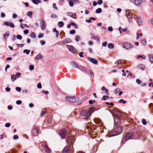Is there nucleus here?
<instances>
[{
	"mask_svg": "<svg viewBox=\"0 0 153 153\" xmlns=\"http://www.w3.org/2000/svg\"><path fill=\"white\" fill-rule=\"evenodd\" d=\"M94 108H90L89 110L83 109L80 112V115L83 117V119L87 120L94 112Z\"/></svg>",
	"mask_w": 153,
	"mask_h": 153,
	"instance_id": "nucleus-1",
	"label": "nucleus"
},
{
	"mask_svg": "<svg viewBox=\"0 0 153 153\" xmlns=\"http://www.w3.org/2000/svg\"><path fill=\"white\" fill-rule=\"evenodd\" d=\"M66 142L68 146L71 147H73L72 144L74 143V136L67 135Z\"/></svg>",
	"mask_w": 153,
	"mask_h": 153,
	"instance_id": "nucleus-2",
	"label": "nucleus"
},
{
	"mask_svg": "<svg viewBox=\"0 0 153 153\" xmlns=\"http://www.w3.org/2000/svg\"><path fill=\"white\" fill-rule=\"evenodd\" d=\"M65 99L67 101L70 102H75L79 100V98L77 97H66Z\"/></svg>",
	"mask_w": 153,
	"mask_h": 153,
	"instance_id": "nucleus-3",
	"label": "nucleus"
},
{
	"mask_svg": "<svg viewBox=\"0 0 153 153\" xmlns=\"http://www.w3.org/2000/svg\"><path fill=\"white\" fill-rule=\"evenodd\" d=\"M134 137V134L132 132H130L125 134L124 135V138L123 140L127 141L129 139H133Z\"/></svg>",
	"mask_w": 153,
	"mask_h": 153,
	"instance_id": "nucleus-4",
	"label": "nucleus"
},
{
	"mask_svg": "<svg viewBox=\"0 0 153 153\" xmlns=\"http://www.w3.org/2000/svg\"><path fill=\"white\" fill-rule=\"evenodd\" d=\"M123 46L124 48L127 50L132 49L133 47V45L128 42L123 43Z\"/></svg>",
	"mask_w": 153,
	"mask_h": 153,
	"instance_id": "nucleus-5",
	"label": "nucleus"
},
{
	"mask_svg": "<svg viewBox=\"0 0 153 153\" xmlns=\"http://www.w3.org/2000/svg\"><path fill=\"white\" fill-rule=\"evenodd\" d=\"M59 133L62 139L65 138L67 134V131L65 129H62L61 130Z\"/></svg>",
	"mask_w": 153,
	"mask_h": 153,
	"instance_id": "nucleus-6",
	"label": "nucleus"
},
{
	"mask_svg": "<svg viewBox=\"0 0 153 153\" xmlns=\"http://www.w3.org/2000/svg\"><path fill=\"white\" fill-rule=\"evenodd\" d=\"M114 123L116 126H118L120 125L121 122L120 119L118 117H115L114 118Z\"/></svg>",
	"mask_w": 153,
	"mask_h": 153,
	"instance_id": "nucleus-7",
	"label": "nucleus"
},
{
	"mask_svg": "<svg viewBox=\"0 0 153 153\" xmlns=\"http://www.w3.org/2000/svg\"><path fill=\"white\" fill-rule=\"evenodd\" d=\"M39 131V128L36 126H34L33 128L32 133L36 136L37 135Z\"/></svg>",
	"mask_w": 153,
	"mask_h": 153,
	"instance_id": "nucleus-8",
	"label": "nucleus"
},
{
	"mask_svg": "<svg viewBox=\"0 0 153 153\" xmlns=\"http://www.w3.org/2000/svg\"><path fill=\"white\" fill-rule=\"evenodd\" d=\"M131 1L136 5H139L141 4L143 1L142 0H131Z\"/></svg>",
	"mask_w": 153,
	"mask_h": 153,
	"instance_id": "nucleus-9",
	"label": "nucleus"
},
{
	"mask_svg": "<svg viewBox=\"0 0 153 153\" xmlns=\"http://www.w3.org/2000/svg\"><path fill=\"white\" fill-rule=\"evenodd\" d=\"M118 134L116 129L113 130L110 132L109 134V137H111Z\"/></svg>",
	"mask_w": 153,
	"mask_h": 153,
	"instance_id": "nucleus-10",
	"label": "nucleus"
},
{
	"mask_svg": "<svg viewBox=\"0 0 153 153\" xmlns=\"http://www.w3.org/2000/svg\"><path fill=\"white\" fill-rule=\"evenodd\" d=\"M68 48L71 52L75 53H76V50L75 48L72 46L68 45Z\"/></svg>",
	"mask_w": 153,
	"mask_h": 153,
	"instance_id": "nucleus-11",
	"label": "nucleus"
},
{
	"mask_svg": "<svg viewBox=\"0 0 153 153\" xmlns=\"http://www.w3.org/2000/svg\"><path fill=\"white\" fill-rule=\"evenodd\" d=\"M88 59L91 62L95 65H97L98 63L97 60L94 58L88 57Z\"/></svg>",
	"mask_w": 153,
	"mask_h": 153,
	"instance_id": "nucleus-12",
	"label": "nucleus"
},
{
	"mask_svg": "<svg viewBox=\"0 0 153 153\" xmlns=\"http://www.w3.org/2000/svg\"><path fill=\"white\" fill-rule=\"evenodd\" d=\"M41 27L42 29L44 30L46 28L45 23L44 20H41Z\"/></svg>",
	"mask_w": 153,
	"mask_h": 153,
	"instance_id": "nucleus-13",
	"label": "nucleus"
},
{
	"mask_svg": "<svg viewBox=\"0 0 153 153\" xmlns=\"http://www.w3.org/2000/svg\"><path fill=\"white\" fill-rule=\"evenodd\" d=\"M71 65V67L74 68H79V66L77 64L74 62H71L70 63Z\"/></svg>",
	"mask_w": 153,
	"mask_h": 153,
	"instance_id": "nucleus-14",
	"label": "nucleus"
},
{
	"mask_svg": "<svg viewBox=\"0 0 153 153\" xmlns=\"http://www.w3.org/2000/svg\"><path fill=\"white\" fill-rule=\"evenodd\" d=\"M62 153H70V150L69 147L67 146H65L63 150Z\"/></svg>",
	"mask_w": 153,
	"mask_h": 153,
	"instance_id": "nucleus-15",
	"label": "nucleus"
},
{
	"mask_svg": "<svg viewBox=\"0 0 153 153\" xmlns=\"http://www.w3.org/2000/svg\"><path fill=\"white\" fill-rule=\"evenodd\" d=\"M112 111L113 113H114V114H116L117 116L119 117H120L121 116L122 114L119 111H117L114 109H113L112 110Z\"/></svg>",
	"mask_w": 153,
	"mask_h": 153,
	"instance_id": "nucleus-16",
	"label": "nucleus"
},
{
	"mask_svg": "<svg viewBox=\"0 0 153 153\" xmlns=\"http://www.w3.org/2000/svg\"><path fill=\"white\" fill-rule=\"evenodd\" d=\"M66 14L68 16L72 18H74L76 16V14L75 13L72 12H68L66 13Z\"/></svg>",
	"mask_w": 153,
	"mask_h": 153,
	"instance_id": "nucleus-17",
	"label": "nucleus"
},
{
	"mask_svg": "<svg viewBox=\"0 0 153 153\" xmlns=\"http://www.w3.org/2000/svg\"><path fill=\"white\" fill-rule=\"evenodd\" d=\"M118 134H120L123 131V128L121 127H119L116 129Z\"/></svg>",
	"mask_w": 153,
	"mask_h": 153,
	"instance_id": "nucleus-18",
	"label": "nucleus"
},
{
	"mask_svg": "<svg viewBox=\"0 0 153 153\" xmlns=\"http://www.w3.org/2000/svg\"><path fill=\"white\" fill-rule=\"evenodd\" d=\"M101 90L102 91H104V93H106V95H108L109 94V93H108V89L105 88L104 87H102L101 88Z\"/></svg>",
	"mask_w": 153,
	"mask_h": 153,
	"instance_id": "nucleus-19",
	"label": "nucleus"
},
{
	"mask_svg": "<svg viewBox=\"0 0 153 153\" xmlns=\"http://www.w3.org/2000/svg\"><path fill=\"white\" fill-rule=\"evenodd\" d=\"M45 149L46 152L50 153L51 152V150L48 147L47 145H45Z\"/></svg>",
	"mask_w": 153,
	"mask_h": 153,
	"instance_id": "nucleus-20",
	"label": "nucleus"
},
{
	"mask_svg": "<svg viewBox=\"0 0 153 153\" xmlns=\"http://www.w3.org/2000/svg\"><path fill=\"white\" fill-rule=\"evenodd\" d=\"M149 61L151 62H153V54H149Z\"/></svg>",
	"mask_w": 153,
	"mask_h": 153,
	"instance_id": "nucleus-21",
	"label": "nucleus"
},
{
	"mask_svg": "<svg viewBox=\"0 0 153 153\" xmlns=\"http://www.w3.org/2000/svg\"><path fill=\"white\" fill-rule=\"evenodd\" d=\"M43 57L40 54L37 55L36 57V58L37 59L39 60L42 59Z\"/></svg>",
	"mask_w": 153,
	"mask_h": 153,
	"instance_id": "nucleus-22",
	"label": "nucleus"
},
{
	"mask_svg": "<svg viewBox=\"0 0 153 153\" xmlns=\"http://www.w3.org/2000/svg\"><path fill=\"white\" fill-rule=\"evenodd\" d=\"M109 98V97L108 96H103L102 98L101 99V100L103 101H105L107 99H108Z\"/></svg>",
	"mask_w": 153,
	"mask_h": 153,
	"instance_id": "nucleus-23",
	"label": "nucleus"
},
{
	"mask_svg": "<svg viewBox=\"0 0 153 153\" xmlns=\"http://www.w3.org/2000/svg\"><path fill=\"white\" fill-rule=\"evenodd\" d=\"M33 2L36 4H38L39 3L41 2L40 0H32Z\"/></svg>",
	"mask_w": 153,
	"mask_h": 153,
	"instance_id": "nucleus-24",
	"label": "nucleus"
},
{
	"mask_svg": "<svg viewBox=\"0 0 153 153\" xmlns=\"http://www.w3.org/2000/svg\"><path fill=\"white\" fill-rule=\"evenodd\" d=\"M16 78V76L15 75H13L11 77V80L13 82L14 81Z\"/></svg>",
	"mask_w": 153,
	"mask_h": 153,
	"instance_id": "nucleus-25",
	"label": "nucleus"
},
{
	"mask_svg": "<svg viewBox=\"0 0 153 153\" xmlns=\"http://www.w3.org/2000/svg\"><path fill=\"white\" fill-rule=\"evenodd\" d=\"M58 25L59 27H61L63 26L64 23L62 22H58Z\"/></svg>",
	"mask_w": 153,
	"mask_h": 153,
	"instance_id": "nucleus-26",
	"label": "nucleus"
},
{
	"mask_svg": "<svg viewBox=\"0 0 153 153\" xmlns=\"http://www.w3.org/2000/svg\"><path fill=\"white\" fill-rule=\"evenodd\" d=\"M137 22L139 24H141L142 23V22L141 20V19L139 17H137Z\"/></svg>",
	"mask_w": 153,
	"mask_h": 153,
	"instance_id": "nucleus-27",
	"label": "nucleus"
},
{
	"mask_svg": "<svg viewBox=\"0 0 153 153\" xmlns=\"http://www.w3.org/2000/svg\"><path fill=\"white\" fill-rule=\"evenodd\" d=\"M108 48L110 49H113L114 48V45L112 43H109L108 45Z\"/></svg>",
	"mask_w": 153,
	"mask_h": 153,
	"instance_id": "nucleus-28",
	"label": "nucleus"
},
{
	"mask_svg": "<svg viewBox=\"0 0 153 153\" xmlns=\"http://www.w3.org/2000/svg\"><path fill=\"white\" fill-rule=\"evenodd\" d=\"M81 70L84 72L86 73L87 72V69L85 67H81Z\"/></svg>",
	"mask_w": 153,
	"mask_h": 153,
	"instance_id": "nucleus-29",
	"label": "nucleus"
},
{
	"mask_svg": "<svg viewBox=\"0 0 153 153\" xmlns=\"http://www.w3.org/2000/svg\"><path fill=\"white\" fill-rule=\"evenodd\" d=\"M30 36L33 38H35L36 37V35L35 33L34 32H32L30 35Z\"/></svg>",
	"mask_w": 153,
	"mask_h": 153,
	"instance_id": "nucleus-30",
	"label": "nucleus"
},
{
	"mask_svg": "<svg viewBox=\"0 0 153 153\" xmlns=\"http://www.w3.org/2000/svg\"><path fill=\"white\" fill-rule=\"evenodd\" d=\"M9 33H6L4 35V36L3 37V38L4 40H6L7 39V38H6V36H9Z\"/></svg>",
	"mask_w": 153,
	"mask_h": 153,
	"instance_id": "nucleus-31",
	"label": "nucleus"
},
{
	"mask_svg": "<svg viewBox=\"0 0 153 153\" xmlns=\"http://www.w3.org/2000/svg\"><path fill=\"white\" fill-rule=\"evenodd\" d=\"M146 40L145 39H143L141 41V44L143 45H146Z\"/></svg>",
	"mask_w": 153,
	"mask_h": 153,
	"instance_id": "nucleus-32",
	"label": "nucleus"
},
{
	"mask_svg": "<svg viewBox=\"0 0 153 153\" xmlns=\"http://www.w3.org/2000/svg\"><path fill=\"white\" fill-rule=\"evenodd\" d=\"M102 9L101 8H99L97 9L96 11V13H100L102 12Z\"/></svg>",
	"mask_w": 153,
	"mask_h": 153,
	"instance_id": "nucleus-33",
	"label": "nucleus"
},
{
	"mask_svg": "<svg viewBox=\"0 0 153 153\" xmlns=\"http://www.w3.org/2000/svg\"><path fill=\"white\" fill-rule=\"evenodd\" d=\"M30 52V50L27 49H25L23 51L24 53H26V54H28Z\"/></svg>",
	"mask_w": 153,
	"mask_h": 153,
	"instance_id": "nucleus-34",
	"label": "nucleus"
},
{
	"mask_svg": "<svg viewBox=\"0 0 153 153\" xmlns=\"http://www.w3.org/2000/svg\"><path fill=\"white\" fill-rule=\"evenodd\" d=\"M138 58H142L143 59H146V57L144 55H139L137 57Z\"/></svg>",
	"mask_w": 153,
	"mask_h": 153,
	"instance_id": "nucleus-35",
	"label": "nucleus"
},
{
	"mask_svg": "<svg viewBox=\"0 0 153 153\" xmlns=\"http://www.w3.org/2000/svg\"><path fill=\"white\" fill-rule=\"evenodd\" d=\"M53 6L54 9L55 10H57L58 9V7L56 6V4L55 3L53 4Z\"/></svg>",
	"mask_w": 153,
	"mask_h": 153,
	"instance_id": "nucleus-36",
	"label": "nucleus"
},
{
	"mask_svg": "<svg viewBox=\"0 0 153 153\" xmlns=\"http://www.w3.org/2000/svg\"><path fill=\"white\" fill-rule=\"evenodd\" d=\"M142 122L143 124L144 125H146L147 124V122L145 119H143L142 120Z\"/></svg>",
	"mask_w": 153,
	"mask_h": 153,
	"instance_id": "nucleus-37",
	"label": "nucleus"
},
{
	"mask_svg": "<svg viewBox=\"0 0 153 153\" xmlns=\"http://www.w3.org/2000/svg\"><path fill=\"white\" fill-rule=\"evenodd\" d=\"M33 13L32 12H29L27 13V16H29L30 17H31Z\"/></svg>",
	"mask_w": 153,
	"mask_h": 153,
	"instance_id": "nucleus-38",
	"label": "nucleus"
},
{
	"mask_svg": "<svg viewBox=\"0 0 153 153\" xmlns=\"http://www.w3.org/2000/svg\"><path fill=\"white\" fill-rule=\"evenodd\" d=\"M119 102L120 103L122 102L123 104H125L126 103V101L123 100V99H121L119 101Z\"/></svg>",
	"mask_w": 153,
	"mask_h": 153,
	"instance_id": "nucleus-39",
	"label": "nucleus"
},
{
	"mask_svg": "<svg viewBox=\"0 0 153 153\" xmlns=\"http://www.w3.org/2000/svg\"><path fill=\"white\" fill-rule=\"evenodd\" d=\"M136 81L137 83L138 84H141L142 83L141 81L139 79H137Z\"/></svg>",
	"mask_w": 153,
	"mask_h": 153,
	"instance_id": "nucleus-40",
	"label": "nucleus"
},
{
	"mask_svg": "<svg viewBox=\"0 0 153 153\" xmlns=\"http://www.w3.org/2000/svg\"><path fill=\"white\" fill-rule=\"evenodd\" d=\"M95 102H96V101L95 100L93 101L92 100H89V104H92L94 103H95Z\"/></svg>",
	"mask_w": 153,
	"mask_h": 153,
	"instance_id": "nucleus-41",
	"label": "nucleus"
},
{
	"mask_svg": "<svg viewBox=\"0 0 153 153\" xmlns=\"http://www.w3.org/2000/svg\"><path fill=\"white\" fill-rule=\"evenodd\" d=\"M71 25L74 26V27L75 28H77V26L75 24L74 22H72L71 23Z\"/></svg>",
	"mask_w": 153,
	"mask_h": 153,
	"instance_id": "nucleus-42",
	"label": "nucleus"
},
{
	"mask_svg": "<svg viewBox=\"0 0 153 153\" xmlns=\"http://www.w3.org/2000/svg\"><path fill=\"white\" fill-rule=\"evenodd\" d=\"M16 38L20 40L22 39V37L21 35H18L17 36Z\"/></svg>",
	"mask_w": 153,
	"mask_h": 153,
	"instance_id": "nucleus-43",
	"label": "nucleus"
},
{
	"mask_svg": "<svg viewBox=\"0 0 153 153\" xmlns=\"http://www.w3.org/2000/svg\"><path fill=\"white\" fill-rule=\"evenodd\" d=\"M51 17L53 18H57V16L56 14H53L51 16Z\"/></svg>",
	"mask_w": 153,
	"mask_h": 153,
	"instance_id": "nucleus-44",
	"label": "nucleus"
},
{
	"mask_svg": "<svg viewBox=\"0 0 153 153\" xmlns=\"http://www.w3.org/2000/svg\"><path fill=\"white\" fill-rule=\"evenodd\" d=\"M69 4L70 6H73V1L72 0L69 1Z\"/></svg>",
	"mask_w": 153,
	"mask_h": 153,
	"instance_id": "nucleus-45",
	"label": "nucleus"
},
{
	"mask_svg": "<svg viewBox=\"0 0 153 153\" xmlns=\"http://www.w3.org/2000/svg\"><path fill=\"white\" fill-rule=\"evenodd\" d=\"M37 88H38L40 89L42 88V86L41 83H39L37 85Z\"/></svg>",
	"mask_w": 153,
	"mask_h": 153,
	"instance_id": "nucleus-46",
	"label": "nucleus"
},
{
	"mask_svg": "<svg viewBox=\"0 0 153 153\" xmlns=\"http://www.w3.org/2000/svg\"><path fill=\"white\" fill-rule=\"evenodd\" d=\"M122 71L123 72V74H122V76H126V75L125 73V70L124 69H122Z\"/></svg>",
	"mask_w": 153,
	"mask_h": 153,
	"instance_id": "nucleus-47",
	"label": "nucleus"
},
{
	"mask_svg": "<svg viewBox=\"0 0 153 153\" xmlns=\"http://www.w3.org/2000/svg\"><path fill=\"white\" fill-rule=\"evenodd\" d=\"M105 103L107 105H111L112 106H113L114 105V103L112 102L109 103L108 102H106Z\"/></svg>",
	"mask_w": 153,
	"mask_h": 153,
	"instance_id": "nucleus-48",
	"label": "nucleus"
},
{
	"mask_svg": "<svg viewBox=\"0 0 153 153\" xmlns=\"http://www.w3.org/2000/svg\"><path fill=\"white\" fill-rule=\"evenodd\" d=\"M120 90V89L119 88H117L115 89V92L117 94L118 93L119 91Z\"/></svg>",
	"mask_w": 153,
	"mask_h": 153,
	"instance_id": "nucleus-49",
	"label": "nucleus"
},
{
	"mask_svg": "<svg viewBox=\"0 0 153 153\" xmlns=\"http://www.w3.org/2000/svg\"><path fill=\"white\" fill-rule=\"evenodd\" d=\"M75 33V30H71V31H70V33L71 34H74Z\"/></svg>",
	"mask_w": 153,
	"mask_h": 153,
	"instance_id": "nucleus-50",
	"label": "nucleus"
},
{
	"mask_svg": "<svg viewBox=\"0 0 153 153\" xmlns=\"http://www.w3.org/2000/svg\"><path fill=\"white\" fill-rule=\"evenodd\" d=\"M79 39H80V37H79V36H76L75 40L77 42H78L79 41Z\"/></svg>",
	"mask_w": 153,
	"mask_h": 153,
	"instance_id": "nucleus-51",
	"label": "nucleus"
},
{
	"mask_svg": "<svg viewBox=\"0 0 153 153\" xmlns=\"http://www.w3.org/2000/svg\"><path fill=\"white\" fill-rule=\"evenodd\" d=\"M83 52H81L79 53V55L81 57H83L84 56L83 55Z\"/></svg>",
	"mask_w": 153,
	"mask_h": 153,
	"instance_id": "nucleus-52",
	"label": "nucleus"
},
{
	"mask_svg": "<svg viewBox=\"0 0 153 153\" xmlns=\"http://www.w3.org/2000/svg\"><path fill=\"white\" fill-rule=\"evenodd\" d=\"M16 103L17 105H20L22 103V101L20 100H17L16 102Z\"/></svg>",
	"mask_w": 153,
	"mask_h": 153,
	"instance_id": "nucleus-53",
	"label": "nucleus"
},
{
	"mask_svg": "<svg viewBox=\"0 0 153 153\" xmlns=\"http://www.w3.org/2000/svg\"><path fill=\"white\" fill-rule=\"evenodd\" d=\"M13 138L14 139L17 140L18 139L19 136L17 135H14Z\"/></svg>",
	"mask_w": 153,
	"mask_h": 153,
	"instance_id": "nucleus-54",
	"label": "nucleus"
},
{
	"mask_svg": "<svg viewBox=\"0 0 153 153\" xmlns=\"http://www.w3.org/2000/svg\"><path fill=\"white\" fill-rule=\"evenodd\" d=\"M34 68V66L33 65H30L29 66V69L30 70H33Z\"/></svg>",
	"mask_w": 153,
	"mask_h": 153,
	"instance_id": "nucleus-55",
	"label": "nucleus"
},
{
	"mask_svg": "<svg viewBox=\"0 0 153 153\" xmlns=\"http://www.w3.org/2000/svg\"><path fill=\"white\" fill-rule=\"evenodd\" d=\"M90 73L91 75V76L92 77H94V73L91 70H90Z\"/></svg>",
	"mask_w": 153,
	"mask_h": 153,
	"instance_id": "nucleus-56",
	"label": "nucleus"
},
{
	"mask_svg": "<svg viewBox=\"0 0 153 153\" xmlns=\"http://www.w3.org/2000/svg\"><path fill=\"white\" fill-rule=\"evenodd\" d=\"M132 15L131 14H129L127 15L126 16H127V18L128 19H129V18H132Z\"/></svg>",
	"mask_w": 153,
	"mask_h": 153,
	"instance_id": "nucleus-57",
	"label": "nucleus"
},
{
	"mask_svg": "<svg viewBox=\"0 0 153 153\" xmlns=\"http://www.w3.org/2000/svg\"><path fill=\"white\" fill-rule=\"evenodd\" d=\"M10 65L8 64L6 65L5 68V71L6 72L7 71V69L9 68L10 67Z\"/></svg>",
	"mask_w": 153,
	"mask_h": 153,
	"instance_id": "nucleus-58",
	"label": "nucleus"
},
{
	"mask_svg": "<svg viewBox=\"0 0 153 153\" xmlns=\"http://www.w3.org/2000/svg\"><path fill=\"white\" fill-rule=\"evenodd\" d=\"M10 126V123H6L5 125V126L6 127H9Z\"/></svg>",
	"mask_w": 153,
	"mask_h": 153,
	"instance_id": "nucleus-59",
	"label": "nucleus"
},
{
	"mask_svg": "<svg viewBox=\"0 0 153 153\" xmlns=\"http://www.w3.org/2000/svg\"><path fill=\"white\" fill-rule=\"evenodd\" d=\"M10 26L12 28H13L15 27L14 24L12 23H10Z\"/></svg>",
	"mask_w": 153,
	"mask_h": 153,
	"instance_id": "nucleus-60",
	"label": "nucleus"
},
{
	"mask_svg": "<svg viewBox=\"0 0 153 153\" xmlns=\"http://www.w3.org/2000/svg\"><path fill=\"white\" fill-rule=\"evenodd\" d=\"M29 33V30H27V29H26V30H24V34H27V33Z\"/></svg>",
	"mask_w": 153,
	"mask_h": 153,
	"instance_id": "nucleus-61",
	"label": "nucleus"
},
{
	"mask_svg": "<svg viewBox=\"0 0 153 153\" xmlns=\"http://www.w3.org/2000/svg\"><path fill=\"white\" fill-rule=\"evenodd\" d=\"M16 89L17 91H18L19 92L21 90V88L19 87H16Z\"/></svg>",
	"mask_w": 153,
	"mask_h": 153,
	"instance_id": "nucleus-62",
	"label": "nucleus"
},
{
	"mask_svg": "<svg viewBox=\"0 0 153 153\" xmlns=\"http://www.w3.org/2000/svg\"><path fill=\"white\" fill-rule=\"evenodd\" d=\"M46 111H42L41 114V116H42L43 115H44L46 113Z\"/></svg>",
	"mask_w": 153,
	"mask_h": 153,
	"instance_id": "nucleus-63",
	"label": "nucleus"
},
{
	"mask_svg": "<svg viewBox=\"0 0 153 153\" xmlns=\"http://www.w3.org/2000/svg\"><path fill=\"white\" fill-rule=\"evenodd\" d=\"M108 30L109 31H112L113 30V29L112 28V27H109L108 28Z\"/></svg>",
	"mask_w": 153,
	"mask_h": 153,
	"instance_id": "nucleus-64",
	"label": "nucleus"
}]
</instances>
